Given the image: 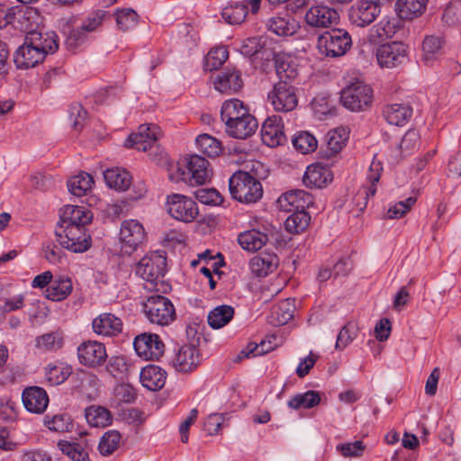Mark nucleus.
<instances>
[{"instance_id":"obj_43","label":"nucleus","mask_w":461,"mask_h":461,"mask_svg":"<svg viewBox=\"0 0 461 461\" xmlns=\"http://www.w3.org/2000/svg\"><path fill=\"white\" fill-rule=\"evenodd\" d=\"M321 402L320 393L316 391H307L304 393H297L288 401V406L291 409L298 410L300 408L311 409L318 405Z\"/></svg>"},{"instance_id":"obj_50","label":"nucleus","mask_w":461,"mask_h":461,"mask_svg":"<svg viewBox=\"0 0 461 461\" xmlns=\"http://www.w3.org/2000/svg\"><path fill=\"white\" fill-rule=\"evenodd\" d=\"M293 144L297 150L303 154H307L316 149L317 140L308 131H303L293 139Z\"/></svg>"},{"instance_id":"obj_15","label":"nucleus","mask_w":461,"mask_h":461,"mask_svg":"<svg viewBox=\"0 0 461 461\" xmlns=\"http://www.w3.org/2000/svg\"><path fill=\"white\" fill-rule=\"evenodd\" d=\"M146 238L145 230L137 220H125L122 222L120 240L126 253L133 252Z\"/></svg>"},{"instance_id":"obj_13","label":"nucleus","mask_w":461,"mask_h":461,"mask_svg":"<svg viewBox=\"0 0 461 461\" xmlns=\"http://www.w3.org/2000/svg\"><path fill=\"white\" fill-rule=\"evenodd\" d=\"M166 258L157 252L143 257L137 265L136 274L142 279L155 284L166 273Z\"/></svg>"},{"instance_id":"obj_49","label":"nucleus","mask_w":461,"mask_h":461,"mask_svg":"<svg viewBox=\"0 0 461 461\" xmlns=\"http://www.w3.org/2000/svg\"><path fill=\"white\" fill-rule=\"evenodd\" d=\"M122 436L117 430H108L99 442L98 449L103 456L113 454L119 447Z\"/></svg>"},{"instance_id":"obj_23","label":"nucleus","mask_w":461,"mask_h":461,"mask_svg":"<svg viewBox=\"0 0 461 461\" xmlns=\"http://www.w3.org/2000/svg\"><path fill=\"white\" fill-rule=\"evenodd\" d=\"M22 398L25 409L32 413H42L49 404L46 391L38 386L24 389Z\"/></svg>"},{"instance_id":"obj_10","label":"nucleus","mask_w":461,"mask_h":461,"mask_svg":"<svg viewBox=\"0 0 461 461\" xmlns=\"http://www.w3.org/2000/svg\"><path fill=\"white\" fill-rule=\"evenodd\" d=\"M267 100L276 111L283 113L293 111L298 104L294 87L285 80L274 84L267 94Z\"/></svg>"},{"instance_id":"obj_55","label":"nucleus","mask_w":461,"mask_h":461,"mask_svg":"<svg viewBox=\"0 0 461 461\" xmlns=\"http://www.w3.org/2000/svg\"><path fill=\"white\" fill-rule=\"evenodd\" d=\"M416 197H408L404 201H401L390 206L386 212V218L388 219H399L403 217L415 204Z\"/></svg>"},{"instance_id":"obj_38","label":"nucleus","mask_w":461,"mask_h":461,"mask_svg":"<svg viewBox=\"0 0 461 461\" xmlns=\"http://www.w3.org/2000/svg\"><path fill=\"white\" fill-rule=\"evenodd\" d=\"M268 29L278 36H290L296 32L298 24L289 15L285 17L276 16L269 20Z\"/></svg>"},{"instance_id":"obj_44","label":"nucleus","mask_w":461,"mask_h":461,"mask_svg":"<svg viewBox=\"0 0 461 461\" xmlns=\"http://www.w3.org/2000/svg\"><path fill=\"white\" fill-rule=\"evenodd\" d=\"M310 221L311 216L305 211L293 212L285 220V227L290 233L298 234L308 227Z\"/></svg>"},{"instance_id":"obj_31","label":"nucleus","mask_w":461,"mask_h":461,"mask_svg":"<svg viewBox=\"0 0 461 461\" xmlns=\"http://www.w3.org/2000/svg\"><path fill=\"white\" fill-rule=\"evenodd\" d=\"M105 11L97 10L92 13L88 18L83 23L80 31H73L67 40L69 46H77L83 41V32L95 31L103 23L105 17Z\"/></svg>"},{"instance_id":"obj_41","label":"nucleus","mask_w":461,"mask_h":461,"mask_svg":"<svg viewBox=\"0 0 461 461\" xmlns=\"http://www.w3.org/2000/svg\"><path fill=\"white\" fill-rule=\"evenodd\" d=\"M234 315V309L230 305L215 307L208 314V324L212 329H220L229 323Z\"/></svg>"},{"instance_id":"obj_33","label":"nucleus","mask_w":461,"mask_h":461,"mask_svg":"<svg viewBox=\"0 0 461 461\" xmlns=\"http://www.w3.org/2000/svg\"><path fill=\"white\" fill-rule=\"evenodd\" d=\"M104 178L110 188H113L117 191H125L131 184L130 173L120 167L106 169L104 172Z\"/></svg>"},{"instance_id":"obj_6","label":"nucleus","mask_w":461,"mask_h":461,"mask_svg":"<svg viewBox=\"0 0 461 461\" xmlns=\"http://www.w3.org/2000/svg\"><path fill=\"white\" fill-rule=\"evenodd\" d=\"M143 311L151 323L159 326H167L176 318L173 303L162 295L149 296L143 304Z\"/></svg>"},{"instance_id":"obj_46","label":"nucleus","mask_w":461,"mask_h":461,"mask_svg":"<svg viewBox=\"0 0 461 461\" xmlns=\"http://www.w3.org/2000/svg\"><path fill=\"white\" fill-rule=\"evenodd\" d=\"M248 14V5L235 3L226 6L222 10V18L230 24H240Z\"/></svg>"},{"instance_id":"obj_64","label":"nucleus","mask_w":461,"mask_h":461,"mask_svg":"<svg viewBox=\"0 0 461 461\" xmlns=\"http://www.w3.org/2000/svg\"><path fill=\"white\" fill-rule=\"evenodd\" d=\"M87 112L82 107L80 104H74L70 106L69 116L73 120V126L75 130L82 128L83 123L86 118Z\"/></svg>"},{"instance_id":"obj_48","label":"nucleus","mask_w":461,"mask_h":461,"mask_svg":"<svg viewBox=\"0 0 461 461\" xmlns=\"http://www.w3.org/2000/svg\"><path fill=\"white\" fill-rule=\"evenodd\" d=\"M63 346V336L60 332H50L36 339V347L41 350L56 351Z\"/></svg>"},{"instance_id":"obj_7","label":"nucleus","mask_w":461,"mask_h":461,"mask_svg":"<svg viewBox=\"0 0 461 461\" xmlns=\"http://www.w3.org/2000/svg\"><path fill=\"white\" fill-rule=\"evenodd\" d=\"M351 46V37L340 29L324 32L318 38L317 47L321 54L337 58L344 55Z\"/></svg>"},{"instance_id":"obj_21","label":"nucleus","mask_w":461,"mask_h":461,"mask_svg":"<svg viewBox=\"0 0 461 461\" xmlns=\"http://www.w3.org/2000/svg\"><path fill=\"white\" fill-rule=\"evenodd\" d=\"M43 52L24 39V42L20 46L14 55V61L18 68L27 69L37 66L45 59Z\"/></svg>"},{"instance_id":"obj_26","label":"nucleus","mask_w":461,"mask_h":461,"mask_svg":"<svg viewBox=\"0 0 461 461\" xmlns=\"http://www.w3.org/2000/svg\"><path fill=\"white\" fill-rule=\"evenodd\" d=\"M278 264L279 259L276 254L263 252L250 259L249 268L255 276L264 277L273 273Z\"/></svg>"},{"instance_id":"obj_58","label":"nucleus","mask_w":461,"mask_h":461,"mask_svg":"<svg viewBox=\"0 0 461 461\" xmlns=\"http://www.w3.org/2000/svg\"><path fill=\"white\" fill-rule=\"evenodd\" d=\"M366 446L361 440L343 443L337 446V450L344 457H360L363 456Z\"/></svg>"},{"instance_id":"obj_24","label":"nucleus","mask_w":461,"mask_h":461,"mask_svg":"<svg viewBox=\"0 0 461 461\" xmlns=\"http://www.w3.org/2000/svg\"><path fill=\"white\" fill-rule=\"evenodd\" d=\"M445 44L443 36H426L422 41L421 60L427 65H431L444 54Z\"/></svg>"},{"instance_id":"obj_28","label":"nucleus","mask_w":461,"mask_h":461,"mask_svg":"<svg viewBox=\"0 0 461 461\" xmlns=\"http://www.w3.org/2000/svg\"><path fill=\"white\" fill-rule=\"evenodd\" d=\"M167 373L158 366L149 365L141 369L140 381L150 391L160 390L166 383Z\"/></svg>"},{"instance_id":"obj_12","label":"nucleus","mask_w":461,"mask_h":461,"mask_svg":"<svg viewBox=\"0 0 461 461\" xmlns=\"http://www.w3.org/2000/svg\"><path fill=\"white\" fill-rule=\"evenodd\" d=\"M136 353L145 360H158L165 352V344L158 334L144 332L134 339Z\"/></svg>"},{"instance_id":"obj_52","label":"nucleus","mask_w":461,"mask_h":461,"mask_svg":"<svg viewBox=\"0 0 461 461\" xmlns=\"http://www.w3.org/2000/svg\"><path fill=\"white\" fill-rule=\"evenodd\" d=\"M442 20L448 25L461 24V0H452L446 6Z\"/></svg>"},{"instance_id":"obj_37","label":"nucleus","mask_w":461,"mask_h":461,"mask_svg":"<svg viewBox=\"0 0 461 461\" xmlns=\"http://www.w3.org/2000/svg\"><path fill=\"white\" fill-rule=\"evenodd\" d=\"M268 240L267 234L256 230H250L240 233L238 238L239 244L248 251L260 249Z\"/></svg>"},{"instance_id":"obj_1","label":"nucleus","mask_w":461,"mask_h":461,"mask_svg":"<svg viewBox=\"0 0 461 461\" xmlns=\"http://www.w3.org/2000/svg\"><path fill=\"white\" fill-rule=\"evenodd\" d=\"M167 171L171 181H183L190 185H203L212 175L208 161L198 155L179 159L176 164H171Z\"/></svg>"},{"instance_id":"obj_20","label":"nucleus","mask_w":461,"mask_h":461,"mask_svg":"<svg viewBox=\"0 0 461 461\" xmlns=\"http://www.w3.org/2000/svg\"><path fill=\"white\" fill-rule=\"evenodd\" d=\"M339 14L333 8L326 5L311 7L305 14V22L315 28H329L339 21Z\"/></svg>"},{"instance_id":"obj_62","label":"nucleus","mask_w":461,"mask_h":461,"mask_svg":"<svg viewBox=\"0 0 461 461\" xmlns=\"http://www.w3.org/2000/svg\"><path fill=\"white\" fill-rule=\"evenodd\" d=\"M195 197L204 204L219 205L222 202L221 194L212 188H203L197 190L195 192Z\"/></svg>"},{"instance_id":"obj_29","label":"nucleus","mask_w":461,"mask_h":461,"mask_svg":"<svg viewBox=\"0 0 461 461\" xmlns=\"http://www.w3.org/2000/svg\"><path fill=\"white\" fill-rule=\"evenodd\" d=\"M349 131L345 127H339L328 132L326 137V148L322 150L326 158L339 154L345 147L348 139Z\"/></svg>"},{"instance_id":"obj_63","label":"nucleus","mask_w":461,"mask_h":461,"mask_svg":"<svg viewBox=\"0 0 461 461\" xmlns=\"http://www.w3.org/2000/svg\"><path fill=\"white\" fill-rule=\"evenodd\" d=\"M420 133L416 130H409L402 139L399 148L404 151L414 150L419 146Z\"/></svg>"},{"instance_id":"obj_57","label":"nucleus","mask_w":461,"mask_h":461,"mask_svg":"<svg viewBox=\"0 0 461 461\" xmlns=\"http://www.w3.org/2000/svg\"><path fill=\"white\" fill-rule=\"evenodd\" d=\"M382 170L383 167L379 161H372L367 175V179L370 182V186L364 190V194L366 198L368 196H374L375 194L376 188L375 185L379 181Z\"/></svg>"},{"instance_id":"obj_32","label":"nucleus","mask_w":461,"mask_h":461,"mask_svg":"<svg viewBox=\"0 0 461 461\" xmlns=\"http://www.w3.org/2000/svg\"><path fill=\"white\" fill-rule=\"evenodd\" d=\"M258 128L256 118L249 114L226 127V132L236 139H246L251 136Z\"/></svg>"},{"instance_id":"obj_40","label":"nucleus","mask_w":461,"mask_h":461,"mask_svg":"<svg viewBox=\"0 0 461 461\" xmlns=\"http://www.w3.org/2000/svg\"><path fill=\"white\" fill-rule=\"evenodd\" d=\"M86 419L92 427H105L111 424L110 411L102 406L92 405L86 409Z\"/></svg>"},{"instance_id":"obj_60","label":"nucleus","mask_w":461,"mask_h":461,"mask_svg":"<svg viewBox=\"0 0 461 461\" xmlns=\"http://www.w3.org/2000/svg\"><path fill=\"white\" fill-rule=\"evenodd\" d=\"M356 335V327L351 322L347 323L338 334L335 345L336 349H344L353 341Z\"/></svg>"},{"instance_id":"obj_14","label":"nucleus","mask_w":461,"mask_h":461,"mask_svg":"<svg viewBox=\"0 0 461 461\" xmlns=\"http://www.w3.org/2000/svg\"><path fill=\"white\" fill-rule=\"evenodd\" d=\"M202 363V356L199 349L191 344H185L178 348L171 358V365L176 371L180 373H191Z\"/></svg>"},{"instance_id":"obj_27","label":"nucleus","mask_w":461,"mask_h":461,"mask_svg":"<svg viewBox=\"0 0 461 461\" xmlns=\"http://www.w3.org/2000/svg\"><path fill=\"white\" fill-rule=\"evenodd\" d=\"M333 179L332 172L321 165H311L303 176V184L307 187L322 188Z\"/></svg>"},{"instance_id":"obj_47","label":"nucleus","mask_w":461,"mask_h":461,"mask_svg":"<svg viewBox=\"0 0 461 461\" xmlns=\"http://www.w3.org/2000/svg\"><path fill=\"white\" fill-rule=\"evenodd\" d=\"M72 368L70 366L59 363L55 365H49L46 367V377L51 384H60L65 382L71 375Z\"/></svg>"},{"instance_id":"obj_3","label":"nucleus","mask_w":461,"mask_h":461,"mask_svg":"<svg viewBox=\"0 0 461 461\" xmlns=\"http://www.w3.org/2000/svg\"><path fill=\"white\" fill-rule=\"evenodd\" d=\"M39 19L38 12L32 8H29L25 12L19 14L18 23H21L24 31H28L24 37L27 42L41 50L46 57L49 54H53L58 50V36L54 32L34 30L32 24H25L32 20Z\"/></svg>"},{"instance_id":"obj_39","label":"nucleus","mask_w":461,"mask_h":461,"mask_svg":"<svg viewBox=\"0 0 461 461\" xmlns=\"http://www.w3.org/2000/svg\"><path fill=\"white\" fill-rule=\"evenodd\" d=\"M93 184L92 176L82 172L68 180V188L73 195L81 197L92 189Z\"/></svg>"},{"instance_id":"obj_8","label":"nucleus","mask_w":461,"mask_h":461,"mask_svg":"<svg viewBox=\"0 0 461 461\" xmlns=\"http://www.w3.org/2000/svg\"><path fill=\"white\" fill-rule=\"evenodd\" d=\"M55 233L58 242L73 252H84L90 247V235L85 226H59Z\"/></svg>"},{"instance_id":"obj_18","label":"nucleus","mask_w":461,"mask_h":461,"mask_svg":"<svg viewBox=\"0 0 461 461\" xmlns=\"http://www.w3.org/2000/svg\"><path fill=\"white\" fill-rule=\"evenodd\" d=\"M277 206L284 212L305 211L313 204L312 196L304 190H291L277 199Z\"/></svg>"},{"instance_id":"obj_59","label":"nucleus","mask_w":461,"mask_h":461,"mask_svg":"<svg viewBox=\"0 0 461 461\" xmlns=\"http://www.w3.org/2000/svg\"><path fill=\"white\" fill-rule=\"evenodd\" d=\"M276 71L279 80H285L288 82V80L294 79L297 77L296 69L283 57H277L276 59Z\"/></svg>"},{"instance_id":"obj_54","label":"nucleus","mask_w":461,"mask_h":461,"mask_svg":"<svg viewBox=\"0 0 461 461\" xmlns=\"http://www.w3.org/2000/svg\"><path fill=\"white\" fill-rule=\"evenodd\" d=\"M45 425L53 431L64 432L70 430L72 427L70 418L67 414H56L50 418L45 417Z\"/></svg>"},{"instance_id":"obj_17","label":"nucleus","mask_w":461,"mask_h":461,"mask_svg":"<svg viewBox=\"0 0 461 461\" xmlns=\"http://www.w3.org/2000/svg\"><path fill=\"white\" fill-rule=\"evenodd\" d=\"M77 357L82 365L95 367L104 363L107 354L103 343L88 340L77 348Z\"/></svg>"},{"instance_id":"obj_19","label":"nucleus","mask_w":461,"mask_h":461,"mask_svg":"<svg viewBox=\"0 0 461 461\" xmlns=\"http://www.w3.org/2000/svg\"><path fill=\"white\" fill-rule=\"evenodd\" d=\"M262 141L268 147H277L286 141L284 132V125L280 116H269L261 128Z\"/></svg>"},{"instance_id":"obj_4","label":"nucleus","mask_w":461,"mask_h":461,"mask_svg":"<svg viewBox=\"0 0 461 461\" xmlns=\"http://www.w3.org/2000/svg\"><path fill=\"white\" fill-rule=\"evenodd\" d=\"M231 196L244 203H257L263 195L260 182L248 172H236L229 181Z\"/></svg>"},{"instance_id":"obj_56","label":"nucleus","mask_w":461,"mask_h":461,"mask_svg":"<svg viewBox=\"0 0 461 461\" xmlns=\"http://www.w3.org/2000/svg\"><path fill=\"white\" fill-rule=\"evenodd\" d=\"M59 448L73 461H89L87 452L77 445L61 441L59 443Z\"/></svg>"},{"instance_id":"obj_16","label":"nucleus","mask_w":461,"mask_h":461,"mask_svg":"<svg viewBox=\"0 0 461 461\" xmlns=\"http://www.w3.org/2000/svg\"><path fill=\"white\" fill-rule=\"evenodd\" d=\"M381 13V7L372 0H362L353 5L348 19L353 25L365 27L372 23Z\"/></svg>"},{"instance_id":"obj_53","label":"nucleus","mask_w":461,"mask_h":461,"mask_svg":"<svg viewBox=\"0 0 461 461\" xmlns=\"http://www.w3.org/2000/svg\"><path fill=\"white\" fill-rule=\"evenodd\" d=\"M117 26L123 32L134 28L138 23V14L132 9H124L115 14Z\"/></svg>"},{"instance_id":"obj_35","label":"nucleus","mask_w":461,"mask_h":461,"mask_svg":"<svg viewBox=\"0 0 461 461\" xmlns=\"http://www.w3.org/2000/svg\"><path fill=\"white\" fill-rule=\"evenodd\" d=\"M427 0H397L395 11L402 20H412L425 10Z\"/></svg>"},{"instance_id":"obj_5","label":"nucleus","mask_w":461,"mask_h":461,"mask_svg":"<svg viewBox=\"0 0 461 461\" xmlns=\"http://www.w3.org/2000/svg\"><path fill=\"white\" fill-rule=\"evenodd\" d=\"M340 100L343 106L352 112L365 111L371 106L373 90L368 85L355 81L343 88Z\"/></svg>"},{"instance_id":"obj_34","label":"nucleus","mask_w":461,"mask_h":461,"mask_svg":"<svg viewBox=\"0 0 461 461\" xmlns=\"http://www.w3.org/2000/svg\"><path fill=\"white\" fill-rule=\"evenodd\" d=\"M249 114L243 103L238 99L224 102L221 110V117L225 122L226 127Z\"/></svg>"},{"instance_id":"obj_30","label":"nucleus","mask_w":461,"mask_h":461,"mask_svg":"<svg viewBox=\"0 0 461 461\" xmlns=\"http://www.w3.org/2000/svg\"><path fill=\"white\" fill-rule=\"evenodd\" d=\"M92 221V213L84 207L67 205L60 217V226L79 225L86 226Z\"/></svg>"},{"instance_id":"obj_9","label":"nucleus","mask_w":461,"mask_h":461,"mask_svg":"<svg viewBox=\"0 0 461 461\" xmlns=\"http://www.w3.org/2000/svg\"><path fill=\"white\" fill-rule=\"evenodd\" d=\"M375 56L381 68H398L408 60V46L401 41L386 42L377 47Z\"/></svg>"},{"instance_id":"obj_45","label":"nucleus","mask_w":461,"mask_h":461,"mask_svg":"<svg viewBox=\"0 0 461 461\" xmlns=\"http://www.w3.org/2000/svg\"><path fill=\"white\" fill-rule=\"evenodd\" d=\"M196 145L202 153L211 158L219 156L222 151L221 142L205 133L200 134L196 138Z\"/></svg>"},{"instance_id":"obj_11","label":"nucleus","mask_w":461,"mask_h":461,"mask_svg":"<svg viewBox=\"0 0 461 461\" xmlns=\"http://www.w3.org/2000/svg\"><path fill=\"white\" fill-rule=\"evenodd\" d=\"M168 213L177 221L192 222L198 216L199 211L196 203L190 197L174 194L167 196Z\"/></svg>"},{"instance_id":"obj_22","label":"nucleus","mask_w":461,"mask_h":461,"mask_svg":"<svg viewBox=\"0 0 461 461\" xmlns=\"http://www.w3.org/2000/svg\"><path fill=\"white\" fill-rule=\"evenodd\" d=\"M217 91L230 95L238 92L243 86L240 72L235 68H228L212 77Z\"/></svg>"},{"instance_id":"obj_25","label":"nucleus","mask_w":461,"mask_h":461,"mask_svg":"<svg viewBox=\"0 0 461 461\" xmlns=\"http://www.w3.org/2000/svg\"><path fill=\"white\" fill-rule=\"evenodd\" d=\"M92 327L98 335L115 336L122 331V322L114 314L104 312L94 319Z\"/></svg>"},{"instance_id":"obj_51","label":"nucleus","mask_w":461,"mask_h":461,"mask_svg":"<svg viewBox=\"0 0 461 461\" xmlns=\"http://www.w3.org/2000/svg\"><path fill=\"white\" fill-rule=\"evenodd\" d=\"M228 50L223 47L211 50L205 59V66L209 70H216L228 59Z\"/></svg>"},{"instance_id":"obj_36","label":"nucleus","mask_w":461,"mask_h":461,"mask_svg":"<svg viewBox=\"0 0 461 461\" xmlns=\"http://www.w3.org/2000/svg\"><path fill=\"white\" fill-rule=\"evenodd\" d=\"M411 108L402 104L387 105L384 110V115L388 123L400 126L405 123L411 116Z\"/></svg>"},{"instance_id":"obj_61","label":"nucleus","mask_w":461,"mask_h":461,"mask_svg":"<svg viewBox=\"0 0 461 461\" xmlns=\"http://www.w3.org/2000/svg\"><path fill=\"white\" fill-rule=\"evenodd\" d=\"M379 37H392L399 27L397 19L385 16L375 25Z\"/></svg>"},{"instance_id":"obj_2","label":"nucleus","mask_w":461,"mask_h":461,"mask_svg":"<svg viewBox=\"0 0 461 461\" xmlns=\"http://www.w3.org/2000/svg\"><path fill=\"white\" fill-rule=\"evenodd\" d=\"M160 128L156 124H142L138 131L131 133L126 140V146L137 150L147 152L156 163L167 161L166 152L159 147Z\"/></svg>"},{"instance_id":"obj_42","label":"nucleus","mask_w":461,"mask_h":461,"mask_svg":"<svg viewBox=\"0 0 461 461\" xmlns=\"http://www.w3.org/2000/svg\"><path fill=\"white\" fill-rule=\"evenodd\" d=\"M71 291L72 283L70 279H55L47 288L46 297L51 301H62L70 294Z\"/></svg>"}]
</instances>
